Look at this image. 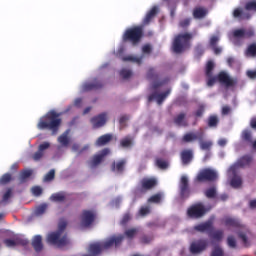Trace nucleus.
<instances>
[{"label": "nucleus", "instance_id": "obj_1", "mask_svg": "<svg viewBox=\"0 0 256 256\" xmlns=\"http://www.w3.org/2000/svg\"><path fill=\"white\" fill-rule=\"evenodd\" d=\"M61 114L55 110L49 111L46 115L40 118L37 129L40 131H51L52 135L59 133V127H61L62 120L59 118Z\"/></svg>", "mask_w": 256, "mask_h": 256}, {"label": "nucleus", "instance_id": "obj_2", "mask_svg": "<svg viewBox=\"0 0 256 256\" xmlns=\"http://www.w3.org/2000/svg\"><path fill=\"white\" fill-rule=\"evenodd\" d=\"M143 35V26H133L124 31L122 41L124 43H131L133 47H137L141 39H143Z\"/></svg>", "mask_w": 256, "mask_h": 256}, {"label": "nucleus", "instance_id": "obj_3", "mask_svg": "<svg viewBox=\"0 0 256 256\" xmlns=\"http://www.w3.org/2000/svg\"><path fill=\"white\" fill-rule=\"evenodd\" d=\"M191 39H193V34L189 32L175 36L172 44L173 52L179 54L187 51L191 47Z\"/></svg>", "mask_w": 256, "mask_h": 256}, {"label": "nucleus", "instance_id": "obj_4", "mask_svg": "<svg viewBox=\"0 0 256 256\" xmlns=\"http://www.w3.org/2000/svg\"><path fill=\"white\" fill-rule=\"evenodd\" d=\"M46 241L48 245H53L54 247H58V249H63V247L71 245L69 236L57 231L50 232L46 237Z\"/></svg>", "mask_w": 256, "mask_h": 256}, {"label": "nucleus", "instance_id": "obj_5", "mask_svg": "<svg viewBox=\"0 0 256 256\" xmlns=\"http://www.w3.org/2000/svg\"><path fill=\"white\" fill-rule=\"evenodd\" d=\"M207 79V86L213 87L217 83V81L224 85V87H235L237 85V79H233L229 77V74L226 72H220L217 76H206Z\"/></svg>", "mask_w": 256, "mask_h": 256}, {"label": "nucleus", "instance_id": "obj_6", "mask_svg": "<svg viewBox=\"0 0 256 256\" xmlns=\"http://www.w3.org/2000/svg\"><path fill=\"white\" fill-rule=\"evenodd\" d=\"M251 163H253V156L250 154H245L240 157L236 163H234L228 169V173H237V169H245V167H251Z\"/></svg>", "mask_w": 256, "mask_h": 256}, {"label": "nucleus", "instance_id": "obj_7", "mask_svg": "<svg viewBox=\"0 0 256 256\" xmlns=\"http://www.w3.org/2000/svg\"><path fill=\"white\" fill-rule=\"evenodd\" d=\"M196 183L217 181V172L210 168L202 169L195 178Z\"/></svg>", "mask_w": 256, "mask_h": 256}, {"label": "nucleus", "instance_id": "obj_8", "mask_svg": "<svg viewBox=\"0 0 256 256\" xmlns=\"http://www.w3.org/2000/svg\"><path fill=\"white\" fill-rule=\"evenodd\" d=\"M208 247L209 240L198 239L190 244L189 251L192 255H199L200 253H203V251H206Z\"/></svg>", "mask_w": 256, "mask_h": 256}, {"label": "nucleus", "instance_id": "obj_9", "mask_svg": "<svg viewBox=\"0 0 256 256\" xmlns=\"http://www.w3.org/2000/svg\"><path fill=\"white\" fill-rule=\"evenodd\" d=\"M205 213H207V209L202 203H196L187 210V215L190 219H201Z\"/></svg>", "mask_w": 256, "mask_h": 256}, {"label": "nucleus", "instance_id": "obj_10", "mask_svg": "<svg viewBox=\"0 0 256 256\" xmlns=\"http://www.w3.org/2000/svg\"><path fill=\"white\" fill-rule=\"evenodd\" d=\"M179 193L181 199H189L191 195V188L189 187V178L182 176L179 184Z\"/></svg>", "mask_w": 256, "mask_h": 256}, {"label": "nucleus", "instance_id": "obj_11", "mask_svg": "<svg viewBox=\"0 0 256 256\" xmlns=\"http://www.w3.org/2000/svg\"><path fill=\"white\" fill-rule=\"evenodd\" d=\"M95 212L93 210H83L80 215V221L83 227H90L95 221Z\"/></svg>", "mask_w": 256, "mask_h": 256}, {"label": "nucleus", "instance_id": "obj_12", "mask_svg": "<svg viewBox=\"0 0 256 256\" xmlns=\"http://www.w3.org/2000/svg\"><path fill=\"white\" fill-rule=\"evenodd\" d=\"M169 95H171V89H168L163 93L153 92L148 96V103L156 101L157 105H163V101H165Z\"/></svg>", "mask_w": 256, "mask_h": 256}, {"label": "nucleus", "instance_id": "obj_13", "mask_svg": "<svg viewBox=\"0 0 256 256\" xmlns=\"http://www.w3.org/2000/svg\"><path fill=\"white\" fill-rule=\"evenodd\" d=\"M109 153H111V150H109V148H104L99 154L94 155L90 161L91 167L101 165V163H103V159H105Z\"/></svg>", "mask_w": 256, "mask_h": 256}, {"label": "nucleus", "instance_id": "obj_14", "mask_svg": "<svg viewBox=\"0 0 256 256\" xmlns=\"http://www.w3.org/2000/svg\"><path fill=\"white\" fill-rule=\"evenodd\" d=\"M255 36L253 29H236L233 31V37L235 39H251Z\"/></svg>", "mask_w": 256, "mask_h": 256}, {"label": "nucleus", "instance_id": "obj_15", "mask_svg": "<svg viewBox=\"0 0 256 256\" xmlns=\"http://www.w3.org/2000/svg\"><path fill=\"white\" fill-rule=\"evenodd\" d=\"M103 87V82L101 80L95 78L91 82H85L82 85V91L87 92V91H97V89H102Z\"/></svg>", "mask_w": 256, "mask_h": 256}, {"label": "nucleus", "instance_id": "obj_16", "mask_svg": "<svg viewBox=\"0 0 256 256\" xmlns=\"http://www.w3.org/2000/svg\"><path fill=\"white\" fill-rule=\"evenodd\" d=\"M125 165H127V160L121 159L112 162L110 169L112 173H116V175H123V173L125 172Z\"/></svg>", "mask_w": 256, "mask_h": 256}, {"label": "nucleus", "instance_id": "obj_17", "mask_svg": "<svg viewBox=\"0 0 256 256\" xmlns=\"http://www.w3.org/2000/svg\"><path fill=\"white\" fill-rule=\"evenodd\" d=\"M141 191H151L157 187V178H143L140 181Z\"/></svg>", "mask_w": 256, "mask_h": 256}, {"label": "nucleus", "instance_id": "obj_18", "mask_svg": "<svg viewBox=\"0 0 256 256\" xmlns=\"http://www.w3.org/2000/svg\"><path fill=\"white\" fill-rule=\"evenodd\" d=\"M91 123L94 127V129H99L107 123V112H103L97 116H94L91 118Z\"/></svg>", "mask_w": 256, "mask_h": 256}, {"label": "nucleus", "instance_id": "obj_19", "mask_svg": "<svg viewBox=\"0 0 256 256\" xmlns=\"http://www.w3.org/2000/svg\"><path fill=\"white\" fill-rule=\"evenodd\" d=\"M205 137L203 132H189L182 137L183 143H193V141H199Z\"/></svg>", "mask_w": 256, "mask_h": 256}, {"label": "nucleus", "instance_id": "obj_20", "mask_svg": "<svg viewBox=\"0 0 256 256\" xmlns=\"http://www.w3.org/2000/svg\"><path fill=\"white\" fill-rule=\"evenodd\" d=\"M49 147H51V144L49 142H43L42 144H40L38 147V151H36L32 155V159L34 161H41V159H43V155H45V151H47Z\"/></svg>", "mask_w": 256, "mask_h": 256}, {"label": "nucleus", "instance_id": "obj_21", "mask_svg": "<svg viewBox=\"0 0 256 256\" xmlns=\"http://www.w3.org/2000/svg\"><path fill=\"white\" fill-rule=\"evenodd\" d=\"M158 13H159V8L157 6L152 7L144 17L142 21V27H145V25H149V23H151V20L157 17Z\"/></svg>", "mask_w": 256, "mask_h": 256}, {"label": "nucleus", "instance_id": "obj_22", "mask_svg": "<svg viewBox=\"0 0 256 256\" xmlns=\"http://www.w3.org/2000/svg\"><path fill=\"white\" fill-rule=\"evenodd\" d=\"M233 17L239 19V21H249L251 19V13L245 12L243 8H236L233 11Z\"/></svg>", "mask_w": 256, "mask_h": 256}, {"label": "nucleus", "instance_id": "obj_23", "mask_svg": "<svg viewBox=\"0 0 256 256\" xmlns=\"http://www.w3.org/2000/svg\"><path fill=\"white\" fill-rule=\"evenodd\" d=\"M180 159L182 161V165H189L191 161H193V150L185 149L180 154Z\"/></svg>", "mask_w": 256, "mask_h": 256}, {"label": "nucleus", "instance_id": "obj_24", "mask_svg": "<svg viewBox=\"0 0 256 256\" xmlns=\"http://www.w3.org/2000/svg\"><path fill=\"white\" fill-rule=\"evenodd\" d=\"M32 247L36 253H41V251H43V237L41 235H36L33 237Z\"/></svg>", "mask_w": 256, "mask_h": 256}, {"label": "nucleus", "instance_id": "obj_25", "mask_svg": "<svg viewBox=\"0 0 256 256\" xmlns=\"http://www.w3.org/2000/svg\"><path fill=\"white\" fill-rule=\"evenodd\" d=\"M112 140H113L112 134H104L96 140L95 145L97 147H105V145H108V143H111Z\"/></svg>", "mask_w": 256, "mask_h": 256}, {"label": "nucleus", "instance_id": "obj_26", "mask_svg": "<svg viewBox=\"0 0 256 256\" xmlns=\"http://www.w3.org/2000/svg\"><path fill=\"white\" fill-rule=\"evenodd\" d=\"M194 229L199 233H205V231H211L213 229V222L211 220H208L204 223L196 225Z\"/></svg>", "mask_w": 256, "mask_h": 256}, {"label": "nucleus", "instance_id": "obj_27", "mask_svg": "<svg viewBox=\"0 0 256 256\" xmlns=\"http://www.w3.org/2000/svg\"><path fill=\"white\" fill-rule=\"evenodd\" d=\"M229 175L232 176L230 181L231 187H233V189H239V187L243 185V179L241 178V176L237 175V171L236 173H229Z\"/></svg>", "mask_w": 256, "mask_h": 256}, {"label": "nucleus", "instance_id": "obj_28", "mask_svg": "<svg viewBox=\"0 0 256 256\" xmlns=\"http://www.w3.org/2000/svg\"><path fill=\"white\" fill-rule=\"evenodd\" d=\"M207 8L205 7H196L193 10V17L194 19H204V17H207Z\"/></svg>", "mask_w": 256, "mask_h": 256}, {"label": "nucleus", "instance_id": "obj_29", "mask_svg": "<svg viewBox=\"0 0 256 256\" xmlns=\"http://www.w3.org/2000/svg\"><path fill=\"white\" fill-rule=\"evenodd\" d=\"M67 199L65 192H57L50 196V201L53 203H63Z\"/></svg>", "mask_w": 256, "mask_h": 256}, {"label": "nucleus", "instance_id": "obj_30", "mask_svg": "<svg viewBox=\"0 0 256 256\" xmlns=\"http://www.w3.org/2000/svg\"><path fill=\"white\" fill-rule=\"evenodd\" d=\"M185 113L181 112L174 118L175 125H178V127H187V121L185 120Z\"/></svg>", "mask_w": 256, "mask_h": 256}, {"label": "nucleus", "instance_id": "obj_31", "mask_svg": "<svg viewBox=\"0 0 256 256\" xmlns=\"http://www.w3.org/2000/svg\"><path fill=\"white\" fill-rule=\"evenodd\" d=\"M120 147L123 149H129L130 147H133V137L126 136L120 140Z\"/></svg>", "mask_w": 256, "mask_h": 256}, {"label": "nucleus", "instance_id": "obj_32", "mask_svg": "<svg viewBox=\"0 0 256 256\" xmlns=\"http://www.w3.org/2000/svg\"><path fill=\"white\" fill-rule=\"evenodd\" d=\"M225 225L226 227H235L236 229L243 227L241 222L235 218H226Z\"/></svg>", "mask_w": 256, "mask_h": 256}, {"label": "nucleus", "instance_id": "obj_33", "mask_svg": "<svg viewBox=\"0 0 256 256\" xmlns=\"http://www.w3.org/2000/svg\"><path fill=\"white\" fill-rule=\"evenodd\" d=\"M199 141V145H200V149L202 151H211V148L213 147V142L211 140H203L200 139Z\"/></svg>", "mask_w": 256, "mask_h": 256}, {"label": "nucleus", "instance_id": "obj_34", "mask_svg": "<svg viewBox=\"0 0 256 256\" xmlns=\"http://www.w3.org/2000/svg\"><path fill=\"white\" fill-rule=\"evenodd\" d=\"M58 142L64 147L69 145V130H66L62 135L58 137Z\"/></svg>", "mask_w": 256, "mask_h": 256}, {"label": "nucleus", "instance_id": "obj_35", "mask_svg": "<svg viewBox=\"0 0 256 256\" xmlns=\"http://www.w3.org/2000/svg\"><path fill=\"white\" fill-rule=\"evenodd\" d=\"M241 139L242 141H246L247 143H252L253 141V135L251 133V130L245 129L241 133Z\"/></svg>", "mask_w": 256, "mask_h": 256}, {"label": "nucleus", "instance_id": "obj_36", "mask_svg": "<svg viewBox=\"0 0 256 256\" xmlns=\"http://www.w3.org/2000/svg\"><path fill=\"white\" fill-rule=\"evenodd\" d=\"M65 229H67V220H65V218H61L59 220L58 229L56 230V232L61 233L62 235H67Z\"/></svg>", "mask_w": 256, "mask_h": 256}, {"label": "nucleus", "instance_id": "obj_37", "mask_svg": "<svg viewBox=\"0 0 256 256\" xmlns=\"http://www.w3.org/2000/svg\"><path fill=\"white\" fill-rule=\"evenodd\" d=\"M204 195L207 199H215V197H217V188L215 186L208 188L204 192Z\"/></svg>", "mask_w": 256, "mask_h": 256}, {"label": "nucleus", "instance_id": "obj_38", "mask_svg": "<svg viewBox=\"0 0 256 256\" xmlns=\"http://www.w3.org/2000/svg\"><path fill=\"white\" fill-rule=\"evenodd\" d=\"M245 55L246 57H256V43L248 45Z\"/></svg>", "mask_w": 256, "mask_h": 256}, {"label": "nucleus", "instance_id": "obj_39", "mask_svg": "<svg viewBox=\"0 0 256 256\" xmlns=\"http://www.w3.org/2000/svg\"><path fill=\"white\" fill-rule=\"evenodd\" d=\"M155 165L158 167V169H167L169 167V162L163 158H156Z\"/></svg>", "mask_w": 256, "mask_h": 256}, {"label": "nucleus", "instance_id": "obj_40", "mask_svg": "<svg viewBox=\"0 0 256 256\" xmlns=\"http://www.w3.org/2000/svg\"><path fill=\"white\" fill-rule=\"evenodd\" d=\"M224 232L223 230H216L212 233H210L211 239H214V241H222Z\"/></svg>", "mask_w": 256, "mask_h": 256}, {"label": "nucleus", "instance_id": "obj_41", "mask_svg": "<svg viewBox=\"0 0 256 256\" xmlns=\"http://www.w3.org/2000/svg\"><path fill=\"white\" fill-rule=\"evenodd\" d=\"M122 61H131L132 63L141 65V63H143V57L126 56L122 58Z\"/></svg>", "mask_w": 256, "mask_h": 256}, {"label": "nucleus", "instance_id": "obj_42", "mask_svg": "<svg viewBox=\"0 0 256 256\" xmlns=\"http://www.w3.org/2000/svg\"><path fill=\"white\" fill-rule=\"evenodd\" d=\"M163 199V194L161 193H156L154 195H152L149 199H148V203H156L159 204L161 203V200Z\"/></svg>", "mask_w": 256, "mask_h": 256}, {"label": "nucleus", "instance_id": "obj_43", "mask_svg": "<svg viewBox=\"0 0 256 256\" xmlns=\"http://www.w3.org/2000/svg\"><path fill=\"white\" fill-rule=\"evenodd\" d=\"M146 77L150 81H155L156 79H159V74L156 73L154 68H150V69H148Z\"/></svg>", "mask_w": 256, "mask_h": 256}, {"label": "nucleus", "instance_id": "obj_44", "mask_svg": "<svg viewBox=\"0 0 256 256\" xmlns=\"http://www.w3.org/2000/svg\"><path fill=\"white\" fill-rule=\"evenodd\" d=\"M213 69H215V64L213 61H208L205 70L206 77H211V75H213Z\"/></svg>", "mask_w": 256, "mask_h": 256}, {"label": "nucleus", "instance_id": "obj_45", "mask_svg": "<svg viewBox=\"0 0 256 256\" xmlns=\"http://www.w3.org/2000/svg\"><path fill=\"white\" fill-rule=\"evenodd\" d=\"M219 125V118L216 115H211L208 118V127H217Z\"/></svg>", "mask_w": 256, "mask_h": 256}, {"label": "nucleus", "instance_id": "obj_46", "mask_svg": "<svg viewBox=\"0 0 256 256\" xmlns=\"http://www.w3.org/2000/svg\"><path fill=\"white\" fill-rule=\"evenodd\" d=\"M225 252L223 251V248H221L220 246H215L211 253L210 256H224Z\"/></svg>", "mask_w": 256, "mask_h": 256}, {"label": "nucleus", "instance_id": "obj_47", "mask_svg": "<svg viewBox=\"0 0 256 256\" xmlns=\"http://www.w3.org/2000/svg\"><path fill=\"white\" fill-rule=\"evenodd\" d=\"M33 175V170H24L20 173V180L23 183L26 179H29Z\"/></svg>", "mask_w": 256, "mask_h": 256}, {"label": "nucleus", "instance_id": "obj_48", "mask_svg": "<svg viewBox=\"0 0 256 256\" xmlns=\"http://www.w3.org/2000/svg\"><path fill=\"white\" fill-rule=\"evenodd\" d=\"M11 179H12L11 174L5 173L0 178V185H7V183H11Z\"/></svg>", "mask_w": 256, "mask_h": 256}, {"label": "nucleus", "instance_id": "obj_49", "mask_svg": "<svg viewBox=\"0 0 256 256\" xmlns=\"http://www.w3.org/2000/svg\"><path fill=\"white\" fill-rule=\"evenodd\" d=\"M137 231V228L128 229L124 232V235L127 239H133L137 235Z\"/></svg>", "mask_w": 256, "mask_h": 256}, {"label": "nucleus", "instance_id": "obj_50", "mask_svg": "<svg viewBox=\"0 0 256 256\" xmlns=\"http://www.w3.org/2000/svg\"><path fill=\"white\" fill-rule=\"evenodd\" d=\"M227 245H228V247H230V249H236L237 248V240H235V237L228 236Z\"/></svg>", "mask_w": 256, "mask_h": 256}, {"label": "nucleus", "instance_id": "obj_51", "mask_svg": "<svg viewBox=\"0 0 256 256\" xmlns=\"http://www.w3.org/2000/svg\"><path fill=\"white\" fill-rule=\"evenodd\" d=\"M149 213H151V207L149 206H142L139 210V215H141V217H145L149 215Z\"/></svg>", "mask_w": 256, "mask_h": 256}, {"label": "nucleus", "instance_id": "obj_52", "mask_svg": "<svg viewBox=\"0 0 256 256\" xmlns=\"http://www.w3.org/2000/svg\"><path fill=\"white\" fill-rule=\"evenodd\" d=\"M133 75V72L131 70H128V69H122L120 71V76L123 78V79H129L131 78V76Z\"/></svg>", "mask_w": 256, "mask_h": 256}, {"label": "nucleus", "instance_id": "obj_53", "mask_svg": "<svg viewBox=\"0 0 256 256\" xmlns=\"http://www.w3.org/2000/svg\"><path fill=\"white\" fill-rule=\"evenodd\" d=\"M14 241L17 245H22V247H25L26 245H29V240L23 239L21 237L14 238Z\"/></svg>", "mask_w": 256, "mask_h": 256}, {"label": "nucleus", "instance_id": "obj_54", "mask_svg": "<svg viewBox=\"0 0 256 256\" xmlns=\"http://www.w3.org/2000/svg\"><path fill=\"white\" fill-rule=\"evenodd\" d=\"M189 25H191V18H185L183 20H180L179 22V27H181L182 29H187Z\"/></svg>", "mask_w": 256, "mask_h": 256}, {"label": "nucleus", "instance_id": "obj_55", "mask_svg": "<svg viewBox=\"0 0 256 256\" xmlns=\"http://www.w3.org/2000/svg\"><path fill=\"white\" fill-rule=\"evenodd\" d=\"M47 204H41L36 208V215H43L47 211Z\"/></svg>", "mask_w": 256, "mask_h": 256}, {"label": "nucleus", "instance_id": "obj_56", "mask_svg": "<svg viewBox=\"0 0 256 256\" xmlns=\"http://www.w3.org/2000/svg\"><path fill=\"white\" fill-rule=\"evenodd\" d=\"M55 179V169H51L44 177V181H53Z\"/></svg>", "mask_w": 256, "mask_h": 256}, {"label": "nucleus", "instance_id": "obj_57", "mask_svg": "<svg viewBox=\"0 0 256 256\" xmlns=\"http://www.w3.org/2000/svg\"><path fill=\"white\" fill-rule=\"evenodd\" d=\"M219 43V36L213 35L210 38L209 45L210 47H217V44Z\"/></svg>", "mask_w": 256, "mask_h": 256}, {"label": "nucleus", "instance_id": "obj_58", "mask_svg": "<svg viewBox=\"0 0 256 256\" xmlns=\"http://www.w3.org/2000/svg\"><path fill=\"white\" fill-rule=\"evenodd\" d=\"M165 83H169V79H165L164 81H161V82H154L152 85V89L154 91H157V89H159V87H163Z\"/></svg>", "mask_w": 256, "mask_h": 256}, {"label": "nucleus", "instance_id": "obj_59", "mask_svg": "<svg viewBox=\"0 0 256 256\" xmlns=\"http://www.w3.org/2000/svg\"><path fill=\"white\" fill-rule=\"evenodd\" d=\"M32 193L35 197H40V195H43V189L40 186H34L32 188Z\"/></svg>", "mask_w": 256, "mask_h": 256}, {"label": "nucleus", "instance_id": "obj_60", "mask_svg": "<svg viewBox=\"0 0 256 256\" xmlns=\"http://www.w3.org/2000/svg\"><path fill=\"white\" fill-rule=\"evenodd\" d=\"M11 195H13V190L11 188H8L6 193L2 197V201H9V199H11Z\"/></svg>", "mask_w": 256, "mask_h": 256}, {"label": "nucleus", "instance_id": "obj_61", "mask_svg": "<svg viewBox=\"0 0 256 256\" xmlns=\"http://www.w3.org/2000/svg\"><path fill=\"white\" fill-rule=\"evenodd\" d=\"M130 221H131V214L130 213H126L122 217L121 225H127V223H129Z\"/></svg>", "mask_w": 256, "mask_h": 256}, {"label": "nucleus", "instance_id": "obj_62", "mask_svg": "<svg viewBox=\"0 0 256 256\" xmlns=\"http://www.w3.org/2000/svg\"><path fill=\"white\" fill-rule=\"evenodd\" d=\"M151 241H153V236L144 235L141 237V243H144L145 245L151 243Z\"/></svg>", "mask_w": 256, "mask_h": 256}, {"label": "nucleus", "instance_id": "obj_63", "mask_svg": "<svg viewBox=\"0 0 256 256\" xmlns=\"http://www.w3.org/2000/svg\"><path fill=\"white\" fill-rule=\"evenodd\" d=\"M4 244L6 245V247H17L15 239H5Z\"/></svg>", "mask_w": 256, "mask_h": 256}, {"label": "nucleus", "instance_id": "obj_64", "mask_svg": "<svg viewBox=\"0 0 256 256\" xmlns=\"http://www.w3.org/2000/svg\"><path fill=\"white\" fill-rule=\"evenodd\" d=\"M195 53H196L197 57H201V55H203V53H205L203 46H201V45L196 46Z\"/></svg>", "mask_w": 256, "mask_h": 256}]
</instances>
